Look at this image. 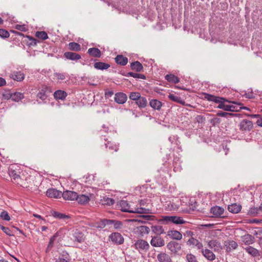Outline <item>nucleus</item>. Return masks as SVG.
<instances>
[{
  "label": "nucleus",
  "instance_id": "nucleus-36",
  "mask_svg": "<svg viewBox=\"0 0 262 262\" xmlns=\"http://www.w3.org/2000/svg\"><path fill=\"white\" fill-rule=\"evenodd\" d=\"M246 252L250 254L253 257L257 256L259 255V251L256 249L251 246H248L245 248Z\"/></svg>",
  "mask_w": 262,
  "mask_h": 262
},
{
  "label": "nucleus",
  "instance_id": "nucleus-40",
  "mask_svg": "<svg viewBox=\"0 0 262 262\" xmlns=\"http://www.w3.org/2000/svg\"><path fill=\"white\" fill-rule=\"evenodd\" d=\"M138 231L143 236L149 232L150 228L146 226H140L138 227Z\"/></svg>",
  "mask_w": 262,
  "mask_h": 262
},
{
  "label": "nucleus",
  "instance_id": "nucleus-22",
  "mask_svg": "<svg viewBox=\"0 0 262 262\" xmlns=\"http://www.w3.org/2000/svg\"><path fill=\"white\" fill-rule=\"evenodd\" d=\"M73 241L74 242H77L79 243H81L84 242L85 239V236L84 234L80 232L79 231H76L73 234Z\"/></svg>",
  "mask_w": 262,
  "mask_h": 262
},
{
  "label": "nucleus",
  "instance_id": "nucleus-4",
  "mask_svg": "<svg viewBox=\"0 0 262 262\" xmlns=\"http://www.w3.org/2000/svg\"><path fill=\"white\" fill-rule=\"evenodd\" d=\"M108 239L113 244L116 245H121L124 241L123 237L119 232H113L111 233L108 236Z\"/></svg>",
  "mask_w": 262,
  "mask_h": 262
},
{
  "label": "nucleus",
  "instance_id": "nucleus-27",
  "mask_svg": "<svg viewBox=\"0 0 262 262\" xmlns=\"http://www.w3.org/2000/svg\"><path fill=\"white\" fill-rule=\"evenodd\" d=\"M241 205L236 203H232L228 206V210L232 213H238L241 210Z\"/></svg>",
  "mask_w": 262,
  "mask_h": 262
},
{
  "label": "nucleus",
  "instance_id": "nucleus-44",
  "mask_svg": "<svg viewBox=\"0 0 262 262\" xmlns=\"http://www.w3.org/2000/svg\"><path fill=\"white\" fill-rule=\"evenodd\" d=\"M52 215L56 219L66 220L69 219V216L66 214L62 213H60L57 211H53L52 212Z\"/></svg>",
  "mask_w": 262,
  "mask_h": 262
},
{
  "label": "nucleus",
  "instance_id": "nucleus-23",
  "mask_svg": "<svg viewBox=\"0 0 262 262\" xmlns=\"http://www.w3.org/2000/svg\"><path fill=\"white\" fill-rule=\"evenodd\" d=\"M168 98L171 101L177 102L184 106L187 105V104H186L185 101L183 99H182L180 97L176 96L173 94H169L168 96Z\"/></svg>",
  "mask_w": 262,
  "mask_h": 262
},
{
  "label": "nucleus",
  "instance_id": "nucleus-42",
  "mask_svg": "<svg viewBox=\"0 0 262 262\" xmlns=\"http://www.w3.org/2000/svg\"><path fill=\"white\" fill-rule=\"evenodd\" d=\"M69 49L73 51L78 52L81 50L80 45L75 42H70L68 45Z\"/></svg>",
  "mask_w": 262,
  "mask_h": 262
},
{
  "label": "nucleus",
  "instance_id": "nucleus-7",
  "mask_svg": "<svg viewBox=\"0 0 262 262\" xmlns=\"http://www.w3.org/2000/svg\"><path fill=\"white\" fill-rule=\"evenodd\" d=\"M241 131H250L253 127V123L247 119L243 120L239 125Z\"/></svg>",
  "mask_w": 262,
  "mask_h": 262
},
{
  "label": "nucleus",
  "instance_id": "nucleus-20",
  "mask_svg": "<svg viewBox=\"0 0 262 262\" xmlns=\"http://www.w3.org/2000/svg\"><path fill=\"white\" fill-rule=\"evenodd\" d=\"M241 240L246 245H250L254 243L255 238L250 234H246L241 237Z\"/></svg>",
  "mask_w": 262,
  "mask_h": 262
},
{
  "label": "nucleus",
  "instance_id": "nucleus-48",
  "mask_svg": "<svg viewBox=\"0 0 262 262\" xmlns=\"http://www.w3.org/2000/svg\"><path fill=\"white\" fill-rule=\"evenodd\" d=\"M168 140L172 144L179 145L180 144V142L178 141V137L177 136L172 135L170 136L168 138Z\"/></svg>",
  "mask_w": 262,
  "mask_h": 262
},
{
  "label": "nucleus",
  "instance_id": "nucleus-12",
  "mask_svg": "<svg viewBox=\"0 0 262 262\" xmlns=\"http://www.w3.org/2000/svg\"><path fill=\"white\" fill-rule=\"evenodd\" d=\"M208 247L214 251H218L222 248L221 243L217 239H212L208 241Z\"/></svg>",
  "mask_w": 262,
  "mask_h": 262
},
{
  "label": "nucleus",
  "instance_id": "nucleus-53",
  "mask_svg": "<svg viewBox=\"0 0 262 262\" xmlns=\"http://www.w3.org/2000/svg\"><path fill=\"white\" fill-rule=\"evenodd\" d=\"M0 229H2L4 232H5L7 235L9 236L13 235L12 231L9 228L4 227L0 225Z\"/></svg>",
  "mask_w": 262,
  "mask_h": 262
},
{
  "label": "nucleus",
  "instance_id": "nucleus-11",
  "mask_svg": "<svg viewBox=\"0 0 262 262\" xmlns=\"http://www.w3.org/2000/svg\"><path fill=\"white\" fill-rule=\"evenodd\" d=\"M127 99V96L124 93L119 92L116 93L115 95L114 100L118 104H124L126 101Z\"/></svg>",
  "mask_w": 262,
  "mask_h": 262
},
{
  "label": "nucleus",
  "instance_id": "nucleus-2",
  "mask_svg": "<svg viewBox=\"0 0 262 262\" xmlns=\"http://www.w3.org/2000/svg\"><path fill=\"white\" fill-rule=\"evenodd\" d=\"M52 93L51 88L47 85H42L38 89V92L37 94V97L43 101H45Z\"/></svg>",
  "mask_w": 262,
  "mask_h": 262
},
{
  "label": "nucleus",
  "instance_id": "nucleus-15",
  "mask_svg": "<svg viewBox=\"0 0 262 262\" xmlns=\"http://www.w3.org/2000/svg\"><path fill=\"white\" fill-rule=\"evenodd\" d=\"M47 195L51 198H59L61 195V192L55 188H49L46 192Z\"/></svg>",
  "mask_w": 262,
  "mask_h": 262
},
{
  "label": "nucleus",
  "instance_id": "nucleus-37",
  "mask_svg": "<svg viewBox=\"0 0 262 262\" xmlns=\"http://www.w3.org/2000/svg\"><path fill=\"white\" fill-rule=\"evenodd\" d=\"M76 200L78 203L80 204H84L87 203L90 201V198L88 195L85 194L78 195Z\"/></svg>",
  "mask_w": 262,
  "mask_h": 262
},
{
  "label": "nucleus",
  "instance_id": "nucleus-16",
  "mask_svg": "<svg viewBox=\"0 0 262 262\" xmlns=\"http://www.w3.org/2000/svg\"><path fill=\"white\" fill-rule=\"evenodd\" d=\"M64 57L69 60L77 61L81 59V55L78 53L72 52H66L64 53Z\"/></svg>",
  "mask_w": 262,
  "mask_h": 262
},
{
  "label": "nucleus",
  "instance_id": "nucleus-28",
  "mask_svg": "<svg viewBox=\"0 0 262 262\" xmlns=\"http://www.w3.org/2000/svg\"><path fill=\"white\" fill-rule=\"evenodd\" d=\"M130 68L136 72H140L143 71L142 64L138 61L133 62L130 63Z\"/></svg>",
  "mask_w": 262,
  "mask_h": 262
},
{
  "label": "nucleus",
  "instance_id": "nucleus-13",
  "mask_svg": "<svg viewBox=\"0 0 262 262\" xmlns=\"http://www.w3.org/2000/svg\"><path fill=\"white\" fill-rule=\"evenodd\" d=\"M202 255L204 257L209 261L214 260L215 258V255L214 253L208 249H204L203 248L201 250Z\"/></svg>",
  "mask_w": 262,
  "mask_h": 262
},
{
  "label": "nucleus",
  "instance_id": "nucleus-45",
  "mask_svg": "<svg viewBox=\"0 0 262 262\" xmlns=\"http://www.w3.org/2000/svg\"><path fill=\"white\" fill-rule=\"evenodd\" d=\"M127 77H133L135 78H139V79H145L146 77L143 74H138L136 73H134L132 72H130L127 73V74L125 75Z\"/></svg>",
  "mask_w": 262,
  "mask_h": 262
},
{
  "label": "nucleus",
  "instance_id": "nucleus-3",
  "mask_svg": "<svg viewBox=\"0 0 262 262\" xmlns=\"http://www.w3.org/2000/svg\"><path fill=\"white\" fill-rule=\"evenodd\" d=\"M163 221L166 223H173L177 225L183 224L186 221L182 217L177 216H164L163 217Z\"/></svg>",
  "mask_w": 262,
  "mask_h": 262
},
{
  "label": "nucleus",
  "instance_id": "nucleus-9",
  "mask_svg": "<svg viewBox=\"0 0 262 262\" xmlns=\"http://www.w3.org/2000/svg\"><path fill=\"white\" fill-rule=\"evenodd\" d=\"M150 244L155 247H161L164 246L165 242L163 238L160 236H155L152 237L150 241Z\"/></svg>",
  "mask_w": 262,
  "mask_h": 262
},
{
  "label": "nucleus",
  "instance_id": "nucleus-46",
  "mask_svg": "<svg viewBox=\"0 0 262 262\" xmlns=\"http://www.w3.org/2000/svg\"><path fill=\"white\" fill-rule=\"evenodd\" d=\"M35 36L39 39L46 40L48 38L47 33L45 31H37Z\"/></svg>",
  "mask_w": 262,
  "mask_h": 262
},
{
  "label": "nucleus",
  "instance_id": "nucleus-25",
  "mask_svg": "<svg viewBox=\"0 0 262 262\" xmlns=\"http://www.w3.org/2000/svg\"><path fill=\"white\" fill-rule=\"evenodd\" d=\"M88 54H89L91 56L95 57V58H99L101 56V52L100 50L97 48H89L87 52Z\"/></svg>",
  "mask_w": 262,
  "mask_h": 262
},
{
  "label": "nucleus",
  "instance_id": "nucleus-54",
  "mask_svg": "<svg viewBox=\"0 0 262 262\" xmlns=\"http://www.w3.org/2000/svg\"><path fill=\"white\" fill-rule=\"evenodd\" d=\"M0 216L5 221H9L10 220V217L8 213L6 211H3L0 214Z\"/></svg>",
  "mask_w": 262,
  "mask_h": 262
},
{
  "label": "nucleus",
  "instance_id": "nucleus-1",
  "mask_svg": "<svg viewBox=\"0 0 262 262\" xmlns=\"http://www.w3.org/2000/svg\"><path fill=\"white\" fill-rule=\"evenodd\" d=\"M136 250H137L139 253L143 254L146 253L150 248L148 243L142 239H137L133 245H132Z\"/></svg>",
  "mask_w": 262,
  "mask_h": 262
},
{
  "label": "nucleus",
  "instance_id": "nucleus-8",
  "mask_svg": "<svg viewBox=\"0 0 262 262\" xmlns=\"http://www.w3.org/2000/svg\"><path fill=\"white\" fill-rule=\"evenodd\" d=\"M187 245L191 248H196L198 250H201L203 248V244L194 237H190L187 241Z\"/></svg>",
  "mask_w": 262,
  "mask_h": 262
},
{
  "label": "nucleus",
  "instance_id": "nucleus-35",
  "mask_svg": "<svg viewBox=\"0 0 262 262\" xmlns=\"http://www.w3.org/2000/svg\"><path fill=\"white\" fill-rule=\"evenodd\" d=\"M165 78L166 80H167L168 82H171L173 83H178L180 81L179 78L175 76L173 74H167L165 76Z\"/></svg>",
  "mask_w": 262,
  "mask_h": 262
},
{
  "label": "nucleus",
  "instance_id": "nucleus-61",
  "mask_svg": "<svg viewBox=\"0 0 262 262\" xmlns=\"http://www.w3.org/2000/svg\"><path fill=\"white\" fill-rule=\"evenodd\" d=\"M27 37L31 41L30 43V46H34L37 45V43L39 42L36 39L33 38V37L30 36H27Z\"/></svg>",
  "mask_w": 262,
  "mask_h": 262
},
{
  "label": "nucleus",
  "instance_id": "nucleus-29",
  "mask_svg": "<svg viewBox=\"0 0 262 262\" xmlns=\"http://www.w3.org/2000/svg\"><path fill=\"white\" fill-rule=\"evenodd\" d=\"M54 98L56 100H63L67 96V93L62 90H57L53 94Z\"/></svg>",
  "mask_w": 262,
  "mask_h": 262
},
{
  "label": "nucleus",
  "instance_id": "nucleus-56",
  "mask_svg": "<svg viewBox=\"0 0 262 262\" xmlns=\"http://www.w3.org/2000/svg\"><path fill=\"white\" fill-rule=\"evenodd\" d=\"M3 99L5 100H9L12 99V93L9 91H5L2 94Z\"/></svg>",
  "mask_w": 262,
  "mask_h": 262
},
{
  "label": "nucleus",
  "instance_id": "nucleus-41",
  "mask_svg": "<svg viewBox=\"0 0 262 262\" xmlns=\"http://www.w3.org/2000/svg\"><path fill=\"white\" fill-rule=\"evenodd\" d=\"M24 98V94L20 92H15L12 93V100L15 102H18Z\"/></svg>",
  "mask_w": 262,
  "mask_h": 262
},
{
  "label": "nucleus",
  "instance_id": "nucleus-17",
  "mask_svg": "<svg viewBox=\"0 0 262 262\" xmlns=\"http://www.w3.org/2000/svg\"><path fill=\"white\" fill-rule=\"evenodd\" d=\"M225 247L227 252H230L237 248L238 246L237 243L232 240H229L225 242Z\"/></svg>",
  "mask_w": 262,
  "mask_h": 262
},
{
  "label": "nucleus",
  "instance_id": "nucleus-49",
  "mask_svg": "<svg viewBox=\"0 0 262 262\" xmlns=\"http://www.w3.org/2000/svg\"><path fill=\"white\" fill-rule=\"evenodd\" d=\"M259 210V208L257 207H252L248 210V213L250 215L255 216L258 213Z\"/></svg>",
  "mask_w": 262,
  "mask_h": 262
},
{
  "label": "nucleus",
  "instance_id": "nucleus-34",
  "mask_svg": "<svg viewBox=\"0 0 262 262\" xmlns=\"http://www.w3.org/2000/svg\"><path fill=\"white\" fill-rule=\"evenodd\" d=\"M173 170L176 172L180 171L182 169L181 161L179 158H174L173 161Z\"/></svg>",
  "mask_w": 262,
  "mask_h": 262
},
{
  "label": "nucleus",
  "instance_id": "nucleus-14",
  "mask_svg": "<svg viewBox=\"0 0 262 262\" xmlns=\"http://www.w3.org/2000/svg\"><path fill=\"white\" fill-rule=\"evenodd\" d=\"M224 212V209L220 206H215L211 208L210 212L213 214V216L215 217H223L222 215Z\"/></svg>",
  "mask_w": 262,
  "mask_h": 262
},
{
  "label": "nucleus",
  "instance_id": "nucleus-19",
  "mask_svg": "<svg viewBox=\"0 0 262 262\" xmlns=\"http://www.w3.org/2000/svg\"><path fill=\"white\" fill-rule=\"evenodd\" d=\"M121 210L123 212L132 213L134 209L131 208L128 202L126 200H122L120 202Z\"/></svg>",
  "mask_w": 262,
  "mask_h": 262
},
{
  "label": "nucleus",
  "instance_id": "nucleus-33",
  "mask_svg": "<svg viewBox=\"0 0 262 262\" xmlns=\"http://www.w3.org/2000/svg\"><path fill=\"white\" fill-rule=\"evenodd\" d=\"M151 216L149 215H139L136 219L131 220L130 221L143 223L145 222V221L149 220L151 219Z\"/></svg>",
  "mask_w": 262,
  "mask_h": 262
},
{
  "label": "nucleus",
  "instance_id": "nucleus-57",
  "mask_svg": "<svg viewBox=\"0 0 262 262\" xmlns=\"http://www.w3.org/2000/svg\"><path fill=\"white\" fill-rule=\"evenodd\" d=\"M9 33L5 29H0V37L5 38L9 36Z\"/></svg>",
  "mask_w": 262,
  "mask_h": 262
},
{
  "label": "nucleus",
  "instance_id": "nucleus-43",
  "mask_svg": "<svg viewBox=\"0 0 262 262\" xmlns=\"http://www.w3.org/2000/svg\"><path fill=\"white\" fill-rule=\"evenodd\" d=\"M151 229L152 231L158 236L164 233L163 227L160 225L152 226Z\"/></svg>",
  "mask_w": 262,
  "mask_h": 262
},
{
  "label": "nucleus",
  "instance_id": "nucleus-60",
  "mask_svg": "<svg viewBox=\"0 0 262 262\" xmlns=\"http://www.w3.org/2000/svg\"><path fill=\"white\" fill-rule=\"evenodd\" d=\"M104 201L105 204L109 206L112 205L115 203L114 200L109 198H104Z\"/></svg>",
  "mask_w": 262,
  "mask_h": 262
},
{
  "label": "nucleus",
  "instance_id": "nucleus-18",
  "mask_svg": "<svg viewBox=\"0 0 262 262\" xmlns=\"http://www.w3.org/2000/svg\"><path fill=\"white\" fill-rule=\"evenodd\" d=\"M10 77L17 81H21L25 78V74L21 71H14L10 74Z\"/></svg>",
  "mask_w": 262,
  "mask_h": 262
},
{
  "label": "nucleus",
  "instance_id": "nucleus-52",
  "mask_svg": "<svg viewBox=\"0 0 262 262\" xmlns=\"http://www.w3.org/2000/svg\"><path fill=\"white\" fill-rule=\"evenodd\" d=\"M54 76L57 78L58 80H64L66 77H68V75L67 73H55Z\"/></svg>",
  "mask_w": 262,
  "mask_h": 262
},
{
  "label": "nucleus",
  "instance_id": "nucleus-63",
  "mask_svg": "<svg viewBox=\"0 0 262 262\" xmlns=\"http://www.w3.org/2000/svg\"><path fill=\"white\" fill-rule=\"evenodd\" d=\"M197 202L195 201V200H190L188 202V205L190 207H191V208L193 210H194L196 208V204Z\"/></svg>",
  "mask_w": 262,
  "mask_h": 262
},
{
  "label": "nucleus",
  "instance_id": "nucleus-21",
  "mask_svg": "<svg viewBox=\"0 0 262 262\" xmlns=\"http://www.w3.org/2000/svg\"><path fill=\"white\" fill-rule=\"evenodd\" d=\"M167 235L175 240H181L182 238V234L177 230H171L167 232Z\"/></svg>",
  "mask_w": 262,
  "mask_h": 262
},
{
  "label": "nucleus",
  "instance_id": "nucleus-26",
  "mask_svg": "<svg viewBox=\"0 0 262 262\" xmlns=\"http://www.w3.org/2000/svg\"><path fill=\"white\" fill-rule=\"evenodd\" d=\"M157 259L159 262H171L170 256L167 253L161 252L158 254Z\"/></svg>",
  "mask_w": 262,
  "mask_h": 262
},
{
  "label": "nucleus",
  "instance_id": "nucleus-59",
  "mask_svg": "<svg viewBox=\"0 0 262 262\" xmlns=\"http://www.w3.org/2000/svg\"><path fill=\"white\" fill-rule=\"evenodd\" d=\"M15 28L17 29V30L26 32L28 30L27 28L26 27V25H16L15 27Z\"/></svg>",
  "mask_w": 262,
  "mask_h": 262
},
{
  "label": "nucleus",
  "instance_id": "nucleus-30",
  "mask_svg": "<svg viewBox=\"0 0 262 262\" xmlns=\"http://www.w3.org/2000/svg\"><path fill=\"white\" fill-rule=\"evenodd\" d=\"M94 67L97 70H107L110 67V64L103 62H96L94 64Z\"/></svg>",
  "mask_w": 262,
  "mask_h": 262
},
{
  "label": "nucleus",
  "instance_id": "nucleus-64",
  "mask_svg": "<svg viewBox=\"0 0 262 262\" xmlns=\"http://www.w3.org/2000/svg\"><path fill=\"white\" fill-rule=\"evenodd\" d=\"M195 120L199 123H202L205 120V117L202 115H198L195 117Z\"/></svg>",
  "mask_w": 262,
  "mask_h": 262
},
{
  "label": "nucleus",
  "instance_id": "nucleus-38",
  "mask_svg": "<svg viewBox=\"0 0 262 262\" xmlns=\"http://www.w3.org/2000/svg\"><path fill=\"white\" fill-rule=\"evenodd\" d=\"M150 211V209L144 207L135 208L134 209L133 213L147 214L151 213Z\"/></svg>",
  "mask_w": 262,
  "mask_h": 262
},
{
  "label": "nucleus",
  "instance_id": "nucleus-58",
  "mask_svg": "<svg viewBox=\"0 0 262 262\" xmlns=\"http://www.w3.org/2000/svg\"><path fill=\"white\" fill-rule=\"evenodd\" d=\"M167 207L169 210H176L178 209L179 205L173 202H169L167 205Z\"/></svg>",
  "mask_w": 262,
  "mask_h": 262
},
{
  "label": "nucleus",
  "instance_id": "nucleus-6",
  "mask_svg": "<svg viewBox=\"0 0 262 262\" xmlns=\"http://www.w3.org/2000/svg\"><path fill=\"white\" fill-rule=\"evenodd\" d=\"M167 248L172 253L178 254L182 250V245L176 241H170L167 244Z\"/></svg>",
  "mask_w": 262,
  "mask_h": 262
},
{
  "label": "nucleus",
  "instance_id": "nucleus-24",
  "mask_svg": "<svg viewBox=\"0 0 262 262\" xmlns=\"http://www.w3.org/2000/svg\"><path fill=\"white\" fill-rule=\"evenodd\" d=\"M115 61L118 64L124 66L127 64L128 59L122 55H118L115 58Z\"/></svg>",
  "mask_w": 262,
  "mask_h": 262
},
{
  "label": "nucleus",
  "instance_id": "nucleus-47",
  "mask_svg": "<svg viewBox=\"0 0 262 262\" xmlns=\"http://www.w3.org/2000/svg\"><path fill=\"white\" fill-rule=\"evenodd\" d=\"M59 236V233L58 232H57L55 234H54V235H53L50 238V241L48 245V249H51L53 247L54 243L55 241L56 240V238L57 237Z\"/></svg>",
  "mask_w": 262,
  "mask_h": 262
},
{
  "label": "nucleus",
  "instance_id": "nucleus-5",
  "mask_svg": "<svg viewBox=\"0 0 262 262\" xmlns=\"http://www.w3.org/2000/svg\"><path fill=\"white\" fill-rule=\"evenodd\" d=\"M222 98L223 99L219 100V102H217L219 103V105L217 106V108L229 112H234L237 111L234 106L225 103V102H229L227 99L223 97H222Z\"/></svg>",
  "mask_w": 262,
  "mask_h": 262
},
{
  "label": "nucleus",
  "instance_id": "nucleus-31",
  "mask_svg": "<svg viewBox=\"0 0 262 262\" xmlns=\"http://www.w3.org/2000/svg\"><path fill=\"white\" fill-rule=\"evenodd\" d=\"M203 94L204 95L205 99L209 101L217 103V102H219V100L223 99L221 97L215 96L208 93H204Z\"/></svg>",
  "mask_w": 262,
  "mask_h": 262
},
{
  "label": "nucleus",
  "instance_id": "nucleus-39",
  "mask_svg": "<svg viewBox=\"0 0 262 262\" xmlns=\"http://www.w3.org/2000/svg\"><path fill=\"white\" fill-rule=\"evenodd\" d=\"M136 103L139 107L144 108L147 105V101L145 97L140 96Z\"/></svg>",
  "mask_w": 262,
  "mask_h": 262
},
{
  "label": "nucleus",
  "instance_id": "nucleus-55",
  "mask_svg": "<svg viewBox=\"0 0 262 262\" xmlns=\"http://www.w3.org/2000/svg\"><path fill=\"white\" fill-rule=\"evenodd\" d=\"M105 147L106 148H108L110 149L114 150L115 151L118 150V147L116 145L113 144L110 142L105 144Z\"/></svg>",
  "mask_w": 262,
  "mask_h": 262
},
{
  "label": "nucleus",
  "instance_id": "nucleus-32",
  "mask_svg": "<svg viewBox=\"0 0 262 262\" xmlns=\"http://www.w3.org/2000/svg\"><path fill=\"white\" fill-rule=\"evenodd\" d=\"M149 105L154 110H160L162 106V103L157 99H151L149 101Z\"/></svg>",
  "mask_w": 262,
  "mask_h": 262
},
{
  "label": "nucleus",
  "instance_id": "nucleus-10",
  "mask_svg": "<svg viewBox=\"0 0 262 262\" xmlns=\"http://www.w3.org/2000/svg\"><path fill=\"white\" fill-rule=\"evenodd\" d=\"M62 196L64 200L73 201L76 200L78 197V194L75 191L67 190L63 191Z\"/></svg>",
  "mask_w": 262,
  "mask_h": 262
},
{
  "label": "nucleus",
  "instance_id": "nucleus-62",
  "mask_svg": "<svg viewBox=\"0 0 262 262\" xmlns=\"http://www.w3.org/2000/svg\"><path fill=\"white\" fill-rule=\"evenodd\" d=\"M115 229H120L122 226V223L119 221L114 220L113 224Z\"/></svg>",
  "mask_w": 262,
  "mask_h": 262
},
{
  "label": "nucleus",
  "instance_id": "nucleus-50",
  "mask_svg": "<svg viewBox=\"0 0 262 262\" xmlns=\"http://www.w3.org/2000/svg\"><path fill=\"white\" fill-rule=\"evenodd\" d=\"M140 96V94L138 92H131L129 95V98L131 100L137 101Z\"/></svg>",
  "mask_w": 262,
  "mask_h": 262
},
{
  "label": "nucleus",
  "instance_id": "nucleus-51",
  "mask_svg": "<svg viewBox=\"0 0 262 262\" xmlns=\"http://www.w3.org/2000/svg\"><path fill=\"white\" fill-rule=\"evenodd\" d=\"M186 258L187 262H198L195 256L192 254H187Z\"/></svg>",
  "mask_w": 262,
  "mask_h": 262
}]
</instances>
